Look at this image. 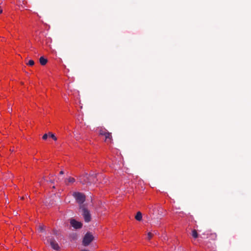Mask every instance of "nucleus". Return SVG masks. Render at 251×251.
<instances>
[{"mask_svg": "<svg viewBox=\"0 0 251 251\" xmlns=\"http://www.w3.org/2000/svg\"><path fill=\"white\" fill-rule=\"evenodd\" d=\"M26 64L28 66H32L33 65H34V62L33 60H30L28 61L27 63H26Z\"/></svg>", "mask_w": 251, "mask_h": 251, "instance_id": "obj_13", "label": "nucleus"}, {"mask_svg": "<svg viewBox=\"0 0 251 251\" xmlns=\"http://www.w3.org/2000/svg\"><path fill=\"white\" fill-rule=\"evenodd\" d=\"M73 196L75 198L76 201L79 204L83 203L85 200V195L81 193H74Z\"/></svg>", "mask_w": 251, "mask_h": 251, "instance_id": "obj_3", "label": "nucleus"}, {"mask_svg": "<svg viewBox=\"0 0 251 251\" xmlns=\"http://www.w3.org/2000/svg\"><path fill=\"white\" fill-rule=\"evenodd\" d=\"M60 174H63V172H62V171H61V172H60Z\"/></svg>", "mask_w": 251, "mask_h": 251, "instance_id": "obj_19", "label": "nucleus"}, {"mask_svg": "<svg viewBox=\"0 0 251 251\" xmlns=\"http://www.w3.org/2000/svg\"><path fill=\"white\" fill-rule=\"evenodd\" d=\"M153 236V234L151 232H149L147 235L148 239L149 240H151Z\"/></svg>", "mask_w": 251, "mask_h": 251, "instance_id": "obj_14", "label": "nucleus"}, {"mask_svg": "<svg viewBox=\"0 0 251 251\" xmlns=\"http://www.w3.org/2000/svg\"><path fill=\"white\" fill-rule=\"evenodd\" d=\"M44 230V226L43 225H40L37 228V231L38 232H41Z\"/></svg>", "mask_w": 251, "mask_h": 251, "instance_id": "obj_11", "label": "nucleus"}, {"mask_svg": "<svg viewBox=\"0 0 251 251\" xmlns=\"http://www.w3.org/2000/svg\"><path fill=\"white\" fill-rule=\"evenodd\" d=\"M135 219L137 221H141L142 220V215L140 212H138L135 216Z\"/></svg>", "mask_w": 251, "mask_h": 251, "instance_id": "obj_8", "label": "nucleus"}, {"mask_svg": "<svg viewBox=\"0 0 251 251\" xmlns=\"http://www.w3.org/2000/svg\"><path fill=\"white\" fill-rule=\"evenodd\" d=\"M50 243L52 249L57 251L59 250V247L54 240L52 239H50Z\"/></svg>", "mask_w": 251, "mask_h": 251, "instance_id": "obj_5", "label": "nucleus"}, {"mask_svg": "<svg viewBox=\"0 0 251 251\" xmlns=\"http://www.w3.org/2000/svg\"><path fill=\"white\" fill-rule=\"evenodd\" d=\"M2 10L1 8L0 7V13H1L2 12Z\"/></svg>", "mask_w": 251, "mask_h": 251, "instance_id": "obj_17", "label": "nucleus"}, {"mask_svg": "<svg viewBox=\"0 0 251 251\" xmlns=\"http://www.w3.org/2000/svg\"><path fill=\"white\" fill-rule=\"evenodd\" d=\"M67 184H69L70 183H71L74 182L75 181V179L73 177H70L67 179Z\"/></svg>", "mask_w": 251, "mask_h": 251, "instance_id": "obj_10", "label": "nucleus"}, {"mask_svg": "<svg viewBox=\"0 0 251 251\" xmlns=\"http://www.w3.org/2000/svg\"><path fill=\"white\" fill-rule=\"evenodd\" d=\"M70 224L73 227L76 229L80 228L82 226V224L81 222L77 221L75 219H71Z\"/></svg>", "mask_w": 251, "mask_h": 251, "instance_id": "obj_4", "label": "nucleus"}, {"mask_svg": "<svg viewBox=\"0 0 251 251\" xmlns=\"http://www.w3.org/2000/svg\"><path fill=\"white\" fill-rule=\"evenodd\" d=\"M80 251H89L87 250H81Z\"/></svg>", "mask_w": 251, "mask_h": 251, "instance_id": "obj_18", "label": "nucleus"}, {"mask_svg": "<svg viewBox=\"0 0 251 251\" xmlns=\"http://www.w3.org/2000/svg\"><path fill=\"white\" fill-rule=\"evenodd\" d=\"M82 216L85 222L88 223L91 220V215L90 211L86 208L82 206Z\"/></svg>", "mask_w": 251, "mask_h": 251, "instance_id": "obj_2", "label": "nucleus"}, {"mask_svg": "<svg viewBox=\"0 0 251 251\" xmlns=\"http://www.w3.org/2000/svg\"><path fill=\"white\" fill-rule=\"evenodd\" d=\"M49 136L50 137L53 139L54 140L56 141L57 140L56 137L55 136V135L53 134L52 133H49Z\"/></svg>", "mask_w": 251, "mask_h": 251, "instance_id": "obj_15", "label": "nucleus"}, {"mask_svg": "<svg viewBox=\"0 0 251 251\" xmlns=\"http://www.w3.org/2000/svg\"><path fill=\"white\" fill-rule=\"evenodd\" d=\"M105 141L107 142H110L112 140L111 133L107 132V133L104 135Z\"/></svg>", "mask_w": 251, "mask_h": 251, "instance_id": "obj_6", "label": "nucleus"}, {"mask_svg": "<svg viewBox=\"0 0 251 251\" xmlns=\"http://www.w3.org/2000/svg\"><path fill=\"white\" fill-rule=\"evenodd\" d=\"M48 136H49V134H45L43 136L42 138H43V139H44V140H46V139L48 138Z\"/></svg>", "mask_w": 251, "mask_h": 251, "instance_id": "obj_16", "label": "nucleus"}, {"mask_svg": "<svg viewBox=\"0 0 251 251\" xmlns=\"http://www.w3.org/2000/svg\"><path fill=\"white\" fill-rule=\"evenodd\" d=\"M40 63L42 65H45L47 63V59L45 58L44 57H41L39 59Z\"/></svg>", "mask_w": 251, "mask_h": 251, "instance_id": "obj_7", "label": "nucleus"}, {"mask_svg": "<svg viewBox=\"0 0 251 251\" xmlns=\"http://www.w3.org/2000/svg\"><path fill=\"white\" fill-rule=\"evenodd\" d=\"M107 133V131L105 129H101L100 131V134L103 136H104Z\"/></svg>", "mask_w": 251, "mask_h": 251, "instance_id": "obj_12", "label": "nucleus"}, {"mask_svg": "<svg viewBox=\"0 0 251 251\" xmlns=\"http://www.w3.org/2000/svg\"><path fill=\"white\" fill-rule=\"evenodd\" d=\"M93 239V235L91 233H87L83 238L82 244L84 246H87L90 244Z\"/></svg>", "mask_w": 251, "mask_h": 251, "instance_id": "obj_1", "label": "nucleus"}, {"mask_svg": "<svg viewBox=\"0 0 251 251\" xmlns=\"http://www.w3.org/2000/svg\"><path fill=\"white\" fill-rule=\"evenodd\" d=\"M192 236L195 238H197L198 237V234L197 233V231L196 229H194L192 231Z\"/></svg>", "mask_w": 251, "mask_h": 251, "instance_id": "obj_9", "label": "nucleus"}]
</instances>
